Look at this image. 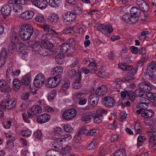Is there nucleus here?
Returning <instances> with one entry per match:
<instances>
[{
  "label": "nucleus",
  "mask_w": 156,
  "mask_h": 156,
  "mask_svg": "<svg viewBox=\"0 0 156 156\" xmlns=\"http://www.w3.org/2000/svg\"><path fill=\"white\" fill-rule=\"evenodd\" d=\"M140 10L138 8L133 7L130 10V13H126L122 16L123 20L128 23L134 24L138 20V16L141 13Z\"/></svg>",
  "instance_id": "nucleus-1"
},
{
  "label": "nucleus",
  "mask_w": 156,
  "mask_h": 156,
  "mask_svg": "<svg viewBox=\"0 0 156 156\" xmlns=\"http://www.w3.org/2000/svg\"><path fill=\"white\" fill-rule=\"evenodd\" d=\"M33 27L29 24H24L23 25L19 31L20 37L24 41L29 40L33 34Z\"/></svg>",
  "instance_id": "nucleus-2"
},
{
  "label": "nucleus",
  "mask_w": 156,
  "mask_h": 156,
  "mask_svg": "<svg viewBox=\"0 0 156 156\" xmlns=\"http://www.w3.org/2000/svg\"><path fill=\"white\" fill-rule=\"evenodd\" d=\"M145 58H143L141 60H139L136 64V67L135 68H134L132 66L126 65L124 64H122V63H119L118 65L119 67V69L124 71H129L131 69H136L137 72V69L141 68L143 65Z\"/></svg>",
  "instance_id": "nucleus-3"
},
{
  "label": "nucleus",
  "mask_w": 156,
  "mask_h": 156,
  "mask_svg": "<svg viewBox=\"0 0 156 156\" xmlns=\"http://www.w3.org/2000/svg\"><path fill=\"white\" fill-rule=\"evenodd\" d=\"M43 47L45 48V50L42 49V51L44 52L40 54L44 56L50 55L54 54V51L52 50V48L53 47L52 44L48 41H44L42 43Z\"/></svg>",
  "instance_id": "nucleus-4"
},
{
  "label": "nucleus",
  "mask_w": 156,
  "mask_h": 156,
  "mask_svg": "<svg viewBox=\"0 0 156 156\" xmlns=\"http://www.w3.org/2000/svg\"><path fill=\"white\" fill-rule=\"evenodd\" d=\"M61 80L59 77H54L49 78L45 82V86L47 87L53 88L58 85Z\"/></svg>",
  "instance_id": "nucleus-5"
},
{
  "label": "nucleus",
  "mask_w": 156,
  "mask_h": 156,
  "mask_svg": "<svg viewBox=\"0 0 156 156\" xmlns=\"http://www.w3.org/2000/svg\"><path fill=\"white\" fill-rule=\"evenodd\" d=\"M42 112V108L41 106L37 105L32 106L30 110L28 111L27 113L29 118H32L33 116H37Z\"/></svg>",
  "instance_id": "nucleus-6"
},
{
  "label": "nucleus",
  "mask_w": 156,
  "mask_h": 156,
  "mask_svg": "<svg viewBox=\"0 0 156 156\" xmlns=\"http://www.w3.org/2000/svg\"><path fill=\"white\" fill-rule=\"evenodd\" d=\"M147 72L144 73V75L148 76V78L150 80V75L152 74L153 73H155L156 72V63L152 62L148 63L147 65Z\"/></svg>",
  "instance_id": "nucleus-7"
},
{
  "label": "nucleus",
  "mask_w": 156,
  "mask_h": 156,
  "mask_svg": "<svg viewBox=\"0 0 156 156\" xmlns=\"http://www.w3.org/2000/svg\"><path fill=\"white\" fill-rule=\"evenodd\" d=\"M44 76L41 73L38 74L35 78L34 81V84L36 87H41L45 80Z\"/></svg>",
  "instance_id": "nucleus-8"
},
{
  "label": "nucleus",
  "mask_w": 156,
  "mask_h": 156,
  "mask_svg": "<svg viewBox=\"0 0 156 156\" xmlns=\"http://www.w3.org/2000/svg\"><path fill=\"white\" fill-rule=\"evenodd\" d=\"M102 103L107 108H111L114 106L115 104V101L112 97L108 96L103 98Z\"/></svg>",
  "instance_id": "nucleus-9"
},
{
  "label": "nucleus",
  "mask_w": 156,
  "mask_h": 156,
  "mask_svg": "<svg viewBox=\"0 0 156 156\" xmlns=\"http://www.w3.org/2000/svg\"><path fill=\"white\" fill-rule=\"evenodd\" d=\"M140 89H142L144 92H149L152 90V85L149 82H142L138 84Z\"/></svg>",
  "instance_id": "nucleus-10"
},
{
  "label": "nucleus",
  "mask_w": 156,
  "mask_h": 156,
  "mask_svg": "<svg viewBox=\"0 0 156 156\" xmlns=\"http://www.w3.org/2000/svg\"><path fill=\"white\" fill-rule=\"evenodd\" d=\"M131 71L128 73L125 76L124 78H122V81L125 83L126 82L132 80L135 78V75L136 73V69H131Z\"/></svg>",
  "instance_id": "nucleus-11"
},
{
  "label": "nucleus",
  "mask_w": 156,
  "mask_h": 156,
  "mask_svg": "<svg viewBox=\"0 0 156 156\" xmlns=\"http://www.w3.org/2000/svg\"><path fill=\"white\" fill-rule=\"evenodd\" d=\"M32 2L35 6L41 9H45L47 6V2L45 0H32Z\"/></svg>",
  "instance_id": "nucleus-12"
},
{
  "label": "nucleus",
  "mask_w": 156,
  "mask_h": 156,
  "mask_svg": "<svg viewBox=\"0 0 156 156\" xmlns=\"http://www.w3.org/2000/svg\"><path fill=\"white\" fill-rule=\"evenodd\" d=\"M64 20L68 22L74 21L76 17L74 13L68 12L62 15Z\"/></svg>",
  "instance_id": "nucleus-13"
},
{
  "label": "nucleus",
  "mask_w": 156,
  "mask_h": 156,
  "mask_svg": "<svg viewBox=\"0 0 156 156\" xmlns=\"http://www.w3.org/2000/svg\"><path fill=\"white\" fill-rule=\"evenodd\" d=\"M51 118V116L48 114L44 113L38 116L37 117V122L40 124H42L48 122Z\"/></svg>",
  "instance_id": "nucleus-14"
},
{
  "label": "nucleus",
  "mask_w": 156,
  "mask_h": 156,
  "mask_svg": "<svg viewBox=\"0 0 156 156\" xmlns=\"http://www.w3.org/2000/svg\"><path fill=\"white\" fill-rule=\"evenodd\" d=\"M12 12V8L8 5H4L1 9V14L5 16L9 15Z\"/></svg>",
  "instance_id": "nucleus-15"
},
{
  "label": "nucleus",
  "mask_w": 156,
  "mask_h": 156,
  "mask_svg": "<svg viewBox=\"0 0 156 156\" xmlns=\"http://www.w3.org/2000/svg\"><path fill=\"white\" fill-rule=\"evenodd\" d=\"M63 69L62 67L60 66L55 67L53 68L51 72L53 75H55L54 77L56 78L59 77L61 80V75L63 72Z\"/></svg>",
  "instance_id": "nucleus-16"
},
{
  "label": "nucleus",
  "mask_w": 156,
  "mask_h": 156,
  "mask_svg": "<svg viewBox=\"0 0 156 156\" xmlns=\"http://www.w3.org/2000/svg\"><path fill=\"white\" fill-rule=\"evenodd\" d=\"M81 75L80 72L77 73V75L76 78V80L73 84V87L75 89H79L82 87V84L80 83L81 80Z\"/></svg>",
  "instance_id": "nucleus-17"
},
{
  "label": "nucleus",
  "mask_w": 156,
  "mask_h": 156,
  "mask_svg": "<svg viewBox=\"0 0 156 156\" xmlns=\"http://www.w3.org/2000/svg\"><path fill=\"white\" fill-rule=\"evenodd\" d=\"M16 104V100L15 98H10L6 103L5 108H7L8 109H11L13 108Z\"/></svg>",
  "instance_id": "nucleus-18"
},
{
  "label": "nucleus",
  "mask_w": 156,
  "mask_h": 156,
  "mask_svg": "<svg viewBox=\"0 0 156 156\" xmlns=\"http://www.w3.org/2000/svg\"><path fill=\"white\" fill-rule=\"evenodd\" d=\"M34 15V13L32 11H27L23 12L20 14L21 18L25 19H31L32 18Z\"/></svg>",
  "instance_id": "nucleus-19"
},
{
  "label": "nucleus",
  "mask_w": 156,
  "mask_h": 156,
  "mask_svg": "<svg viewBox=\"0 0 156 156\" xmlns=\"http://www.w3.org/2000/svg\"><path fill=\"white\" fill-rule=\"evenodd\" d=\"M31 80V75L29 73L26 74L21 80V85H25L28 86L30 84Z\"/></svg>",
  "instance_id": "nucleus-20"
},
{
  "label": "nucleus",
  "mask_w": 156,
  "mask_h": 156,
  "mask_svg": "<svg viewBox=\"0 0 156 156\" xmlns=\"http://www.w3.org/2000/svg\"><path fill=\"white\" fill-rule=\"evenodd\" d=\"M107 88L105 85H102L96 90V92L100 97L103 96L107 92Z\"/></svg>",
  "instance_id": "nucleus-21"
},
{
  "label": "nucleus",
  "mask_w": 156,
  "mask_h": 156,
  "mask_svg": "<svg viewBox=\"0 0 156 156\" xmlns=\"http://www.w3.org/2000/svg\"><path fill=\"white\" fill-rule=\"evenodd\" d=\"M28 45L35 51H38L39 48L41 47L40 42L37 41H29L28 42Z\"/></svg>",
  "instance_id": "nucleus-22"
},
{
  "label": "nucleus",
  "mask_w": 156,
  "mask_h": 156,
  "mask_svg": "<svg viewBox=\"0 0 156 156\" xmlns=\"http://www.w3.org/2000/svg\"><path fill=\"white\" fill-rule=\"evenodd\" d=\"M154 114L153 111L150 110H144L141 113L142 117L146 118H149L152 117Z\"/></svg>",
  "instance_id": "nucleus-23"
},
{
  "label": "nucleus",
  "mask_w": 156,
  "mask_h": 156,
  "mask_svg": "<svg viewBox=\"0 0 156 156\" xmlns=\"http://www.w3.org/2000/svg\"><path fill=\"white\" fill-rule=\"evenodd\" d=\"M104 30H101V33L106 36H108V34H110L113 31V28L110 25H105L104 26Z\"/></svg>",
  "instance_id": "nucleus-24"
},
{
  "label": "nucleus",
  "mask_w": 156,
  "mask_h": 156,
  "mask_svg": "<svg viewBox=\"0 0 156 156\" xmlns=\"http://www.w3.org/2000/svg\"><path fill=\"white\" fill-rule=\"evenodd\" d=\"M62 0H49L48 4L51 7L57 8L61 3Z\"/></svg>",
  "instance_id": "nucleus-25"
},
{
  "label": "nucleus",
  "mask_w": 156,
  "mask_h": 156,
  "mask_svg": "<svg viewBox=\"0 0 156 156\" xmlns=\"http://www.w3.org/2000/svg\"><path fill=\"white\" fill-rule=\"evenodd\" d=\"M72 45V44L65 43L62 44L60 48V49L62 52L65 53L69 51Z\"/></svg>",
  "instance_id": "nucleus-26"
},
{
  "label": "nucleus",
  "mask_w": 156,
  "mask_h": 156,
  "mask_svg": "<svg viewBox=\"0 0 156 156\" xmlns=\"http://www.w3.org/2000/svg\"><path fill=\"white\" fill-rule=\"evenodd\" d=\"M92 117L93 119L94 123H96L101 122L103 118L102 115L101 114H93L92 115Z\"/></svg>",
  "instance_id": "nucleus-27"
},
{
  "label": "nucleus",
  "mask_w": 156,
  "mask_h": 156,
  "mask_svg": "<svg viewBox=\"0 0 156 156\" xmlns=\"http://www.w3.org/2000/svg\"><path fill=\"white\" fill-rule=\"evenodd\" d=\"M12 83L13 89L15 91L20 89L21 85V83L20 80L17 79H15L13 80Z\"/></svg>",
  "instance_id": "nucleus-28"
},
{
  "label": "nucleus",
  "mask_w": 156,
  "mask_h": 156,
  "mask_svg": "<svg viewBox=\"0 0 156 156\" xmlns=\"http://www.w3.org/2000/svg\"><path fill=\"white\" fill-rule=\"evenodd\" d=\"M59 20L58 16L55 13L51 14L48 17V22L50 23L57 21Z\"/></svg>",
  "instance_id": "nucleus-29"
},
{
  "label": "nucleus",
  "mask_w": 156,
  "mask_h": 156,
  "mask_svg": "<svg viewBox=\"0 0 156 156\" xmlns=\"http://www.w3.org/2000/svg\"><path fill=\"white\" fill-rule=\"evenodd\" d=\"M55 61L58 64H61L63 63V54L59 53L57 54L55 57Z\"/></svg>",
  "instance_id": "nucleus-30"
},
{
  "label": "nucleus",
  "mask_w": 156,
  "mask_h": 156,
  "mask_svg": "<svg viewBox=\"0 0 156 156\" xmlns=\"http://www.w3.org/2000/svg\"><path fill=\"white\" fill-rule=\"evenodd\" d=\"M128 96L129 97V99L132 102L133 104L135 105L136 102L134 101L136 96L135 94V92H133L131 91H128Z\"/></svg>",
  "instance_id": "nucleus-31"
},
{
  "label": "nucleus",
  "mask_w": 156,
  "mask_h": 156,
  "mask_svg": "<svg viewBox=\"0 0 156 156\" xmlns=\"http://www.w3.org/2000/svg\"><path fill=\"white\" fill-rule=\"evenodd\" d=\"M80 134H79L78 133H76L74 137V139L75 141L74 142V145L76 147H77L80 144V140H81Z\"/></svg>",
  "instance_id": "nucleus-32"
},
{
  "label": "nucleus",
  "mask_w": 156,
  "mask_h": 156,
  "mask_svg": "<svg viewBox=\"0 0 156 156\" xmlns=\"http://www.w3.org/2000/svg\"><path fill=\"white\" fill-rule=\"evenodd\" d=\"M92 118V115H87L85 114L81 117V120L84 122L85 123L90 122Z\"/></svg>",
  "instance_id": "nucleus-33"
},
{
  "label": "nucleus",
  "mask_w": 156,
  "mask_h": 156,
  "mask_svg": "<svg viewBox=\"0 0 156 156\" xmlns=\"http://www.w3.org/2000/svg\"><path fill=\"white\" fill-rule=\"evenodd\" d=\"M57 94V91L55 90H52L48 94V99L49 101L53 100Z\"/></svg>",
  "instance_id": "nucleus-34"
},
{
  "label": "nucleus",
  "mask_w": 156,
  "mask_h": 156,
  "mask_svg": "<svg viewBox=\"0 0 156 156\" xmlns=\"http://www.w3.org/2000/svg\"><path fill=\"white\" fill-rule=\"evenodd\" d=\"M145 95L148 99L156 101V94L149 92L146 93Z\"/></svg>",
  "instance_id": "nucleus-35"
},
{
  "label": "nucleus",
  "mask_w": 156,
  "mask_h": 156,
  "mask_svg": "<svg viewBox=\"0 0 156 156\" xmlns=\"http://www.w3.org/2000/svg\"><path fill=\"white\" fill-rule=\"evenodd\" d=\"M67 110L65 111L62 114V117L64 119L68 120L71 119L73 118L72 116H71Z\"/></svg>",
  "instance_id": "nucleus-36"
},
{
  "label": "nucleus",
  "mask_w": 156,
  "mask_h": 156,
  "mask_svg": "<svg viewBox=\"0 0 156 156\" xmlns=\"http://www.w3.org/2000/svg\"><path fill=\"white\" fill-rule=\"evenodd\" d=\"M140 8L142 11L147 12L149 10V5L144 1Z\"/></svg>",
  "instance_id": "nucleus-37"
},
{
  "label": "nucleus",
  "mask_w": 156,
  "mask_h": 156,
  "mask_svg": "<svg viewBox=\"0 0 156 156\" xmlns=\"http://www.w3.org/2000/svg\"><path fill=\"white\" fill-rule=\"evenodd\" d=\"M63 32L66 34H72L74 33V30L72 27H68L63 30Z\"/></svg>",
  "instance_id": "nucleus-38"
},
{
  "label": "nucleus",
  "mask_w": 156,
  "mask_h": 156,
  "mask_svg": "<svg viewBox=\"0 0 156 156\" xmlns=\"http://www.w3.org/2000/svg\"><path fill=\"white\" fill-rule=\"evenodd\" d=\"M139 101L140 102L144 104L145 105H147L150 104L151 102V101L148 98H146L143 97L139 99Z\"/></svg>",
  "instance_id": "nucleus-39"
},
{
  "label": "nucleus",
  "mask_w": 156,
  "mask_h": 156,
  "mask_svg": "<svg viewBox=\"0 0 156 156\" xmlns=\"http://www.w3.org/2000/svg\"><path fill=\"white\" fill-rule=\"evenodd\" d=\"M146 139L145 137L144 136H140L137 138V146L138 147L141 146L142 142L144 141Z\"/></svg>",
  "instance_id": "nucleus-40"
},
{
  "label": "nucleus",
  "mask_w": 156,
  "mask_h": 156,
  "mask_svg": "<svg viewBox=\"0 0 156 156\" xmlns=\"http://www.w3.org/2000/svg\"><path fill=\"white\" fill-rule=\"evenodd\" d=\"M100 97V96L96 92L91 94L89 96V99L91 100H94L99 101Z\"/></svg>",
  "instance_id": "nucleus-41"
},
{
  "label": "nucleus",
  "mask_w": 156,
  "mask_h": 156,
  "mask_svg": "<svg viewBox=\"0 0 156 156\" xmlns=\"http://www.w3.org/2000/svg\"><path fill=\"white\" fill-rule=\"evenodd\" d=\"M136 97H142L145 94V92L142 89H137L135 91Z\"/></svg>",
  "instance_id": "nucleus-42"
},
{
  "label": "nucleus",
  "mask_w": 156,
  "mask_h": 156,
  "mask_svg": "<svg viewBox=\"0 0 156 156\" xmlns=\"http://www.w3.org/2000/svg\"><path fill=\"white\" fill-rule=\"evenodd\" d=\"M58 151L51 149L48 151L46 153L47 156H57Z\"/></svg>",
  "instance_id": "nucleus-43"
},
{
  "label": "nucleus",
  "mask_w": 156,
  "mask_h": 156,
  "mask_svg": "<svg viewBox=\"0 0 156 156\" xmlns=\"http://www.w3.org/2000/svg\"><path fill=\"white\" fill-rule=\"evenodd\" d=\"M125 151L122 149L117 151L114 154L113 156H126Z\"/></svg>",
  "instance_id": "nucleus-44"
},
{
  "label": "nucleus",
  "mask_w": 156,
  "mask_h": 156,
  "mask_svg": "<svg viewBox=\"0 0 156 156\" xmlns=\"http://www.w3.org/2000/svg\"><path fill=\"white\" fill-rule=\"evenodd\" d=\"M11 88L9 85L7 84L5 86L1 88L0 89L1 92L4 93L9 92L11 90Z\"/></svg>",
  "instance_id": "nucleus-45"
},
{
  "label": "nucleus",
  "mask_w": 156,
  "mask_h": 156,
  "mask_svg": "<svg viewBox=\"0 0 156 156\" xmlns=\"http://www.w3.org/2000/svg\"><path fill=\"white\" fill-rule=\"evenodd\" d=\"M74 95L76 99L79 100L83 98L84 97L85 94L82 92H77L74 94Z\"/></svg>",
  "instance_id": "nucleus-46"
},
{
  "label": "nucleus",
  "mask_w": 156,
  "mask_h": 156,
  "mask_svg": "<svg viewBox=\"0 0 156 156\" xmlns=\"http://www.w3.org/2000/svg\"><path fill=\"white\" fill-rule=\"evenodd\" d=\"M35 20L41 23H44L45 22L44 17L41 14H40L35 18Z\"/></svg>",
  "instance_id": "nucleus-47"
},
{
  "label": "nucleus",
  "mask_w": 156,
  "mask_h": 156,
  "mask_svg": "<svg viewBox=\"0 0 156 156\" xmlns=\"http://www.w3.org/2000/svg\"><path fill=\"white\" fill-rule=\"evenodd\" d=\"M70 85V83L69 80H67L65 81L64 83L62 86V89L64 91H66L69 87Z\"/></svg>",
  "instance_id": "nucleus-48"
},
{
  "label": "nucleus",
  "mask_w": 156,
  "mask_h": 156,
  "mask_svg": "<svg viewBox=\"0 0 156 156\" xmlns=\"http://www.w3.org/2000/svg\"><path fill=\"white\" fill-rule=\"evenodd\" d=\"M72 138L70 134H64L61 136L59 141L62 142V139L64 140L65 141H68Z\"/></svg>",
  "instance_id": "nucleus-49"
},
{
  "label": "nucleus",
  "mask_w": 156,
  "mask_h": 156,
  "mask_svg": "<svg viewBox=\"0 0 156 156\" xmlns=\"http://www.w3.org/2000/svg\"><path fill=\"white\" fill-rule=\"evenodd\" d=\"M147 105H145L144 104L140 102L137 103L136 105V108H140V109L144 110H145V109L147 108Z\"/></svg>",
  "instance_id": "nucleus-50"
},
{
  "label": "nucleus",
  "mask_w": 156,
  "mask_h": 156,
  "mask_svg": "<svg viewBox=\"0 0 156 156\" xmlns=\"http://www.w3.org/2000/svg\"><path fill=\"white\" fill-rule=\"evenodd\" d=\"M94 73L97 75V76L99 77L105 78V74L104 71H101V73H98V70L96 69L94 70Z\"/></svg>",
  "instance_id": "nucleus-51"
},
{
  "label": "nucleus",
  "mask_w": 156,
  "mask_h": 156,
  "mask_svg": "<svg viewBox=\"0 0 156 156\" xmlns=\"http://www.w3.org/2000/svg\"><path fill=\"white\" fill-rule=\"evenodd\" d=\"M67 111L68 112H68L69 113V114L71 116H72L73 118H74L76 115V111L74 108L69 109L67 110Z\"/></svg>",
  "instance_id": "nucleus-52"
},
{
  "label": "nucleus",
  "mask_w": 156,
  "mask_h": 156,
  "mask_svg": "<svg viewBox=\"0 0 156 156\" xmlns=\"http://www.w3.org/2000/svg\"><path fill=\"white\" fill-rule=\"evenodd\" d=\"M21 133L23 136L27 137L30 136L31 135L32 132L29 129H28L23 130L22 132Z\"/></svg>",
  "instance_id": "nucleus-53"
},
{
  "label": "nucleus",
  "mask_w": 156,
  "mask_h": 156,
  "mask_svg": "<svg viewBox=\"0 0 156 156\" xmlns=\"http://www.w3.org/2000/svg\"><path fill=\"white\" fill-rule=\"evenodd\" d=\"M17 34L16 33H12L11 35L10 38L11 42L12 43H15L16 41H17Z\"/></svg>",
  "instance_id": "nucleus-54"
},
{
  "label": "nucleus",
  "mask_w": 156,
  "mask_h": 156,
  "mask_svg": "<svg viewBox=\"0 0 156 156\" xmlns=\"http://www.w3.org/2000/svg\"><path fill=\"white\" fill-rule=\"evenodd\" d=\"M83 11L82 9L79 7H76L74 10V13L76 15H80L82 14Z\"/></svg>",
  "instance_id": "nucleus-55"
},
{
  "label": "nucleus",
  "mask_w": 156,
  "mask_h": 156,
  "mask_svg": "<svg viewBox=\"0 0 156 156\" xmlns=\"http://www.w3.org/2000/svg\"><path fill=\"white\" fill-rule=\"evenodd\" d=\"M119 103L121 104V107L123 108H124L125 107H130V103L129 101H127V102H125L124 103L122 102V101L119 100Z\"/></svg>",
  "instance_id": "nucleus-56"
},
{
  "label": "nucleus",
  "mask_w": 156,
  "mask_h": 156,
  "mask_svg": "<svg viewBox=\"0 0 156 156\" xmlns=\"http://www.w3.org/2000/svg\"><path fill=\"white\" fill-rule=\"evenodd\" d=\"M68 73L70 77L73 78L76 75V72L75 70L72 69L68 71Z\"/></svg>",
  "instance_id": "nucleus-57"
},
{
  "label": "nucleus",
  "mask_w": 156,
  "mask_h": 156,
  "mask_svg": "<svg viewBox=\"0 0 156 156\" xmlns=\"http://www.w3.org/2000/svg\"><path fill=\"white\" fill-rule=\"evenodd\" d=\"M127 114L125 111H123L120 113V119L121 122H123L126 118Z\"/></svg>",
  "instance_id": "nucleus-58"
},
{
  "label": "nucleus",
  "mask_w": 156,
  "mask_h": 156,
  "mask_svg": "<svg viewBox=\"0 0 156 156\" xmlns=\"http://www.w3.org/2000/svg\"><path fill=\"white\" fill-rule=\"evenodd\" d=\"M50 34H44L42 35L41 37V39L43 41L42 43H43L44 41H46L48 40L50 38Z\"/></svg>",
  "instance_id": "nucleus-59"
},
{
  "label": "nucleus",
  "mask_w": 156,
  "mask_h": 156,
  "mask_svg": "<svg viewBox=\"0 0 156 156\" xmlns=\"http://www.w3.org/2000/svg\"><path fill=\"white\" fill-rule=\"evenodd\" d=\"M88 101L90 103L91 107L94 108L96 107L99 101L94 100H91L90 99H88Z\"/></svg>",
  "instance_id": "nucleus-60"
},
{
  "label": "nucleus",
  "mask_w": 156,
  "mask_h": 156,
  "mask_svg": "<svg viewBox=\"0 0 156 156\" xmlns=\"http://www.w3.org/2000/svg\"><path fill=\"white\" fill-rule=\"evenodd\" d=\"M89 68L91 67V69L94 70L98 67V65L94 61L91 62L88 65Z\"/></svg>",
  "instance_id": "nucleus-61"
},
{
  "label": "nucleus",
  "mask_w": 156,
  "mask_h": 156,
  "mask_svg": "<svg viewBox=\"0 0 156 156\" xmlns=\"http://www.w3.org/2000/svg\"><path fill=\"white\" fill-rule=\"evenodd\" d=\"M64 129L66 132L69 133H70L73 130L72 128L68 124H66L64 125Z\"/></svg>",
  "instance_id": "nucleus-62"
},
{
  "label": "nucleus",
  "mask_w": 156,
  "mask_h": 156,
  "mask_svg": "<svg viewBox=\"0 0 156 156\" xmlns=\"http://www.w3.org/2000/svg\"><path fill=\"white\" fill-rule=\"evenodd\" d=\"M150 76V80L156 84V72L151 74V73Z\"/></svg>",
  "instance_id": "nucleus-63"
},
{
  "label": "nucleus",
  "mask_w": 156,
  "mask_h": 156,
  "mask_svg": "<svg viewBox=\"0 0 156 156\" xmlns=\"http://www.w3.org/2000/svg\"><path fill=\"white\" fill-rule=\"evenodd\" d=\"M12 122L10 121H7L3 123L4 128L6 129H9L11 126Z\"/></svg>",
  "instance_id": "nucleus-64"
}]
</instances>
